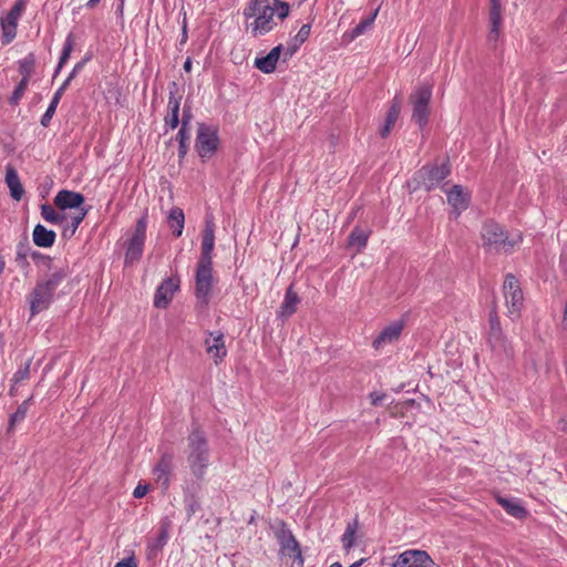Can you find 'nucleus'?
Returning <instances> with one entry per match:
<instances>
[{"mask_svg": "<svg viewBox=\"0 0 567 567\" xmlns=\"http://www.w3.org/2000/svg\"><path fill=\"white\" fill-rule=\"evenodd\" d=\"M370 235L371 229L354 227L349 235L348 245L355 247L357 250L360 251L367 246Z\"/></svg>", "mask_w": 567, "mask_h": 567, "instance_id": "29", "label": "nucleus"}, {"mask_svg": "<svg viewBox=\"0 0 567 567\" xmlns=\"http://www.w3.org/2000/svg\"><path fill=\"white\" fill-rule=\"evenodd\" d=\"M84 203V196L68 189L60 190L54 197V205L61 209H83L81 206Z\"/></svg>", "mask_w": 567, "mask_h": 567, "instance_id": "17", "label": "nucleus"}, {"mask_svg": "<svg viewBox=\"0 0 567 567\" xmlns=\"http://www.w3.org/2000/svg\"><path fill=\"white\" fill-rule=\"evenodd\" d=\"M101 0H89L86 6L89 8H94Z\"/></svg>", "mask_w": 567, "mask_h": 567, "instance_id": "55", "label": "nucleus"}, {"mask_svg": "<svg viewBox=\"0 0 567 567\" xmlns=\"http://www.w3.org/2000/svg\"><path fill=\"white\" fill-rule=\"evenodd\" d=\"M121 93L117 91L116 102L120 103Z\"/></svg>", "mask_w": 567, "mask_h": 567, "instance_id": "60", "label": "nucleus"}, {"mask_svg": "<svg viewBox=\"0 0 567 567\" xmlns=\"http://www.w3.org/2000/svg\"><path fill=\"white\" fill-rule=\"evenodd\" d=\"M147 215L144 214L136 223L132 237L126 241L125 265L137 262L143 255V247L146 239Z\"/></svg>", "mask_w": 567, "mask_h": 567, "instance_id": "8", "label": "nucleus"}, {"mask_svg": "<svg viewBox=\"0 0 567 567\" xmlns=\"http://www.w3.org/2000/svg\"><path fill=\"white\" fill-rule=\"evenodd\" d=\"M30 372V364L27 363L23 368H20L14 374H13V381L16 383L27 379L29 377Z\"/></svg>", "mask_w": 567, "mask_h": 567, "instance_id": "44", "label": "nucleus"}, {"mask_svg": "<svg viewBox=\"0 0 567 567\" xmlns=\"http://www.w3.org/2000/svg\"><path fill=\"white\" fill-rule=\"evenodd\" d=\"M275 535L280 547L279 555L281 557L292 558L293 563L291 567H303L305 559L300 544L297 542L292 532L287 527L285 522H279Z\"/></svg>", "mask_w": 567, "mask_h": 567, "instance_id": "7", "label": "nucleus"}, {"mask_svg": "<svg viewBox=\"0 0 567 567\" xmlns=\"http://www.w3.org/2000/svg\"><path fill=\"white\" fill-rule=\"evenodd\" d=\"M437 567H441V566H437Z\"/></svg>", "mask_w": 567, "mask_h": 567, "instance_id": "61", "label": "nucleus"}, {"mask_svg": "<svg viewBox=\"0 0 567 567\" xmlns=\"http://www.w3.org/2000/svg\"><path fill=\"white\" fill-rule=\"evenodd\" d=\"M172 467L173 456L171 454L162 455L158 463L154 467V473L156 475L157 481L162 482L165 488H167L169 485Z\"/></svg>", "mask_w": 567, "mask_h": 567, "instance_id": "22", "label": "nucleus"}, {"mask_svg": "<svg viewBox=\"0 0 567 567\" xmlns=\"http://www.w3.org/2000/svg\"><path fill=\"white\" fill-rule=\"evenodd\" d=\"M489 342L493 344V347L498 348H505L506 347V337L503 332V329L501 327L499 318L497 315L496 309L494 308L489 312Z\"/></svg>", "mask_w": 567, "mask_h": 567, "instance_id": "18", "label": "nucleus"}, {"mask_svg": "<svg viewBox=\"0 0 567 567\" xmlns=\"http://www.w3.org/2000/svg\"><path fill=\"white\" fill-rule=\"evenodd\" d=\"M215 244V224L207 217L203 233L202 255L196 270L195 296L203 305H207L213 289V249Z\"/></svg>", "mask_w": 567, "mask_h": 567, "instance_id": "1", "label": "nucleus"}, {"mask_svg": "<svg viewBox=\"0 0 567 567\" xmlns=\"http://www.w3.org/2000/svg\"><path fill=\"white\" fill-rule=\"evenodd\" d=\"M192 69V59L190 58H187L186 61L184 62V70L186 72H189Z\"/></svg>", "mask_w": 567, "mask_h": 567, "instance_id": "53", "label": "nucleus"}, {"mask_svg": "<svg viewBox=\"0 0 567 567\" xmlns=\"http://www.w3.org/2000/svg\"><path fill=\"white\" fill-rule=\"evenodd\" d=\"M206 352L216 364L220 363L227 354L224 341V334L220 331L209 332V337L205 340Z\"/></svg>", "mask_w": 567, "mask_h": 567, "instance_id": "16", "label": "nucleus"}, {"mask_svg": "<svg viewBox=\"0 0 567 567\" xmlns=\"http://www.w3.org/2000/svg\"><path fill=\"white\" fill-rule=\"evenodd\" d=\"M421 183L425 190L430 192L450 175L451 169L449 163L442 165H426L420 169Z\"/></svg>", "mask_w": 567, "mask_h": 567, "instance_id": "11", "label": "nucleus"}, {"mask_svg": "<svg viewBox=\"0 0 567 567\" xmlns=\"http://www.w3.org/2000/svg\"><path fill=\"white\" fill-rule=\"evenodd\" d=\"M6 184L10 190V196L14 200H20L24 195V188L21 184L20 177L12 165L6 167Z\"/></svg>", "mask_w": 567, "mask_h": 567, "instance_id": "20", "label": "nucleus"}, {"mask_svg": "<svg viewBox=\"0 0 567 567\" xmlns=\"http://www.w3.org/2000/svg\"><path fill=\"white\" fill-rule=\"evenodd\" d=\"M189 135L186 128V121L184 120L182 122V126L177 133V140L179 143V157H184L187 153V146L186 141L188 140Z\"/></svg>", "mask_w": 567, "mask_h": 567, "instance_id": "40", "label": "nucleus"}, {"mask_svg": "<svg viewBox=\"0 0 567 567\" xmlns=\"http://www.w3.org/2000/svg\"><path fill=\"white\" fill-rule=\"evenodd\" d=\"M188 445L190 449L188 463L192 473L197 478H203L209 465L208 462V444L203 431L195 429L188 436Z\"/></svg>", "mask_w": 567, "mask_h": 567, "instance_id": "5", "label": "nucleus"}, {"mask_svg": "<svg viewBox=\"0 0 567 567\" xmlns=\"http://www.w3.org/2000/svg\"><path fill=\"white\" fill-rule=\"evenodd\" d=\"M384 394L381 392H372L370 393V400L372 405H379L384 399Z\"/></svg>", "mask_w": 567, "mask_h": 567, "instance_id": "48", "label": "nucleus"}, {"mask_svg": "<svg viewBox=\"0 0 567 567\" xmlns=\"http://www.w3.org/2000/svg\"><path fill=\"white\" fill-rule=\"evenodd\" d=\"M3 39H4V41L2 43L9 44L13 38H3Z\"/></svg>", "mask_w": 567, "mask_h": 567, "instance_id": "59", "label": "nucleus"}, {"mask_svg": "<svg viewBox=\"0 0 567 567\" xmlns=\"http://www.w3.org/2000/svg\"><path fill=\"white\" fill-rule=\"evenodd\" d=\"M310 30H311L310 24H308V23L302 24L301 28L299 29L297 35H309Z\"/></svg>", "mask_w": 567, "mask_h": 567, "instance_id": "50", "label": "nucleus"}, {"mask_svg": "<svg viewBox=\"0 0 567 567\" xmlns=\"http://www.w3.org/2000/svg\"><path fill=\"white\" fill-rule=\"evenodd\" d=\"M179 101L181 97L175 96L174 92H169L168 109L169 114L165 117V125L171 130L177 127L179 123Z\"/></svg>", "mask_w": 567, "mask_h": 567, "instance_id": "28", "label": "nucleus"}, {"mask_svg": "<svg viewBox=\"0 0 567 567\" xmlns=\"http://www.w3.org/2000/svg\"><path fill=\"white\" fill-rule=\"evenodd\" d=\"M29 84V80L21 79L18 85L16 86L14 91L12 92V95L9 99L10 104L18 105L21 101L22 96L24 95L27 87Z\"/></svg>", "mask_w": 567, "mask_h": 567, "instance_id": "38", "label": "nucleus"}, {"mask_svg": "<svg viewBox=\"0 0 567 567\" xmlns=\"http://www.w3.org/2000/svg\"><path fill=\"white\" fill-rule=\"evenodd\" d=\"M299 301L300 299L298 297V293L293 290V285H290L286 290L285 299L280 306L278 316L280 318H288L291 315H293L297 310V305L299 303Z\"/></svg>", "mask_w": 567, "mask_h": 567, "instance_id": "23", "label": "nucleus"}, {"mask_svg": "<svg viewBox=\"0 0 567 567\" xmlns=\"http://www.w3.org/2000/svg\"><path fill=\"white\" fill-rule=\"evenodd\" d=\"M179 277L166 278L156 289L154 296V307L157 309H166L174 295L179 290Z\"/></svg>", "mask_w": 567, "mask_h": 567, "instance_id": "13", "label": "nucleus"}, {"mask_svg": "<svg viewBox=\"0 0 567 567\" xmlns=\"http://www.w3.org/2000/svg\"><path fill=\"white\" fill-rule=\"evenodd\" d=\"M481 237L483 247L487 251L509 254L523 241V234L518 233L509 238L506 230L499 224L488 220L482 227Z\"/></svg>", "mask_w": 567, "mask_h": 567, "instance_id": "4", "label": "nucleus"}, {"mask_svg": "<svg viewBox=\"0 0 567 567\" xmlns=\"http://www.w3.org/2000/svg\"><path fill=\"white\" fill-rule=\"evenodd\" d=\"M359 529V520L358 518L353 519V522L349 523L342 537L341 542L346 551H349L355 545V537Z\"/></svg>", "mask_w": 567, "mask_h": 567, "instance_id": "32", "label": "nucleus"}, {"mask_svg": "<svg viewBox=\"0 0 567 567\" xmlns=\"http://www.w3.org/2000/svg\"><path fill=\"white\" fill-rule=\"evenodd\" d=\"M60 100H61L60 97H58V96H54V95H53V97H52V100H51L50 104H53L54 106H56V107H58V105H59V103H60Z\"/></svg>", "mask_w": 567, "mask_h": 567, "instance_id": "56", "label": "nucleus"}, {"mask_svg": "<svg viewBox=\"0 0 567 567\" xmlns=\"http://www.w3.org/2000/svg\"><path fill=\"white\" fill-rule=\"evenodd\" d=\"M85 215H86L85 209H79V210H75L74 213H72L70 216H68V221H64V224H62L64 227L62 235L64 237L73 236L74 233L76 231L78 227L84 219Z\"/></svg>", "mask_w": 567, "mask_h": 567, "instance_id": "30", "label": "nucleus"}, {"mask_svg": "<svg viewBox=\"0 0 567 567\" xmlns=\"http://www.w3.org/2000/svg\"><path fill=\"white\" fill-rule=\"evenodd\" d=\"M33 243L38 247L49 248L54 245L55 241V233L53 230L47 229L43 225L38 224L33 229Z\"/></svg>", "mask_w": 567, "mask_h": 567, "instance_id": "24", "label": "nucleus"}, {"mask_svg": "<svg viewBox=\"0 0 567 567\" xmlns=\"http://www.w3.org/2000/svg\"><path fill=\"white\" fill-rule=\"evenodd\" d=\"M502 24V6L501 0H491L489 6V31L497 34Z\"/></svg>", "mask_w": 567, "mask_h": 567, "instance_id": "31", "label": "nucleus"}, {"mask_svg": "<svg viewBox=\"0 0 567 567\" xmlns=\"http://www.w3.org/2000/svg\"><path fill=\"white\" fill-rule=\"evenodd\" d=\"M83 63L84 62H79V63L75 64V66L73 68L72 72L69 74V76H71V80L82 69Z\"/></svg>", "mask_w": 567, "mask_h": 567, "instance_id": "51", "label": "nucleus"}, {"mask_svg": "<svg viewBox=\"0 0 567 567\" xmlns=\"http://www.w3.org/2000/svg\"><path fill=\"white\" fill-rule=\"evenodd\" d=\"M72 49H73V42L71 41L70 38H68V40H66V42H65V44L63 47L61 56H60V61H59V64H58V68H56V72L60 71V69L62 68L63 63L69 59Z\"/></svg>", "mask_w": 567, "mask_h": 567, "instance_id": "42", "label": "nucleus"}, {"mask_svg": "<svg viewBox=\"0 0 567 567\" xmlns=\"http://www.w3.org/2000/svg\"><path fill=\"white\" fill-rule=\"evenodd\" d=\"M403 328L404 322L402 320H398L385 326L378 334V337L373 340V349L380 350L383 347V344L393 343L394 341H398L399 338L401 337Z\"/></svg>", "mask_w": 567, "mask_h": 567, "instance_id": "15", "label": "nucleus"}, {"mask_svg": "<svg viewBox=\"0 0 567 567\" xmlns=\"http://www.w3.org/2000/svg\"><path fill=\"white\" fill-rule=\"evenodd\" d=\"M563 324H564V328L567 330V303L564 309Z\"/></svg>", "mask_w": 567, "mask_h": 567, "instance_id": "54", "label": "nucleus"}, {"mask_svg": "<svg viewBox=\"0 0 567 567\" xmlns=\"http://www.w3.org/2000/svg\"><path fill=\"white\" fill-rule=\"evenodd\" d=\"M68 276L69 271L66 268H59L52 271L48 277L39 279L35 282V286L27 296L31 318L50 308L54 301L55 290Z\"/></svg>", "mask_w": 567, "mask_h": 567, "instance_id": "3", "label": "nucleus"}, {"mask_svg": "<svg viewBox=\"0 0 567 567\" xmlns=\"http://www.w3.org/2000/svg\"><path fill=\"white\" fill-rule=\"evenodd\" d=\"M281 47L272 48L266 55L255 59L254 65L260 72L270 74L276 70V65L280 58Z\"/></svg>", "mask_w": 567, "mask_h": 567, "instance_id": "19", "label": "nucleus"}, {"mask_svg": "<svg viewBox=\"0 0 567 567\" xmlns=\"http://www.w3.org/2000/svg\"><path fill=\"white\" fill-rule=\"evenodd\" d=\"M190 118H192V114H190L189 109L188 110H184L182 122L185 120L186 121V126H187L189 121H190Z\"/></svg>", "mask_w": 567, "mask_h": 567, "instance_id": "52", "label": "nucleus"}, {"mask_svg": "<svg viewBox=\"0 0 567 567\" xmlns=\"http://www.w3.org/2000/svg\"><path fill=\"white\" fill-rule=\"evenodd\" d=\"M35 59L33 54H28L25 58L19 61V72L22 79L29 80L34 70Z\"/></svg>", "mask_w": 567, "mask_h": 567, "instance_id": "37", "label": "nucleus"}, {"mask_svg": "<svg viewBox=\"0 0 567 567\" xmlns=\"http://www.w3.org/2000/svg\"><path fill=\"white\" fill-rule=\"evenodd\" d=\"M115 567H137L134 556H128L118 561Z\"/></svg>", "mask_w": 567, "mask_h": 567, "instance_id": "46", "label": "nucleus"}, {"mask_svg": "<svg viewBox=\"0 0 567 567\" xmlns=\"http://www.w3.org/2000/svg\"><path fill=\"white\" fill-rule=\"evenodd\" d=\"M56 111V106L53 104H49L45 113L41 117V125L47 127L50 124V121L52 120L54 113Z\"/></svg>", "mask_w": 567, "mask_h": 567, "instance_id": "43", "label": "nucleus"}, {"mask_svg": "<svg viewBox=\"0 0 567 567\" xmlns=\"http://www.w3.org/2000/svg\"><path fill=\"white\" fill-rule=\"evenodd\" d=\"M31 257L34 259V260H41L43 261V264L50 268V264L52 261V259L49 257V256H44L42 255L41 252L39 251H32L31 252Z\"/></svg>", "mask_w": 567, "mask_h": 567, "instance_id": "47", "label": "nucleus"}, {"mask_svg": "<svg viewBox=\"0 0 567 567\" xmlns=\"http://www.w3.org/2000/svg\"><path fill=\"white\" fill-rule=\"evenodd\" d=\"M219 144L218 130L205 123H199L196 136V151L203 158H210Z\"/></svg>", "mask_w": 567, "mask_h": 567, "instance_id": "9", "label": "nucleus"}, {"mask_svg": "<svg viewBox=\"0 0 567 567\" xmlns=\"http://www.w3.org/2000/svg\"><path fill=\"white\" fill-rule=\"evenodd\" d=\"M379 13V9H375L372 13L363 18L353 29L352 35H361L372 30L374 20Z\"/></svg>", "mask_w": 567, "mask_h": 567, "instance_id": "35", "label": "nucleus"}, {"mask_svg": "<svg viewBox=\"0 0 567 567\" xmlns=\"http://www.w3.org/2000/svg\"><path fill=\"white\" fill-rule=\"evenodd\" d=\"M447 204L457 218L470 206L471 195L462 185H454L446 192Z\"/></svg>", "mask_w": 567, "mask_h": 567, "instance_id": "14", "label": "nucleus"}, {"mask_svg": "<svg viewBox=\"0 0 567 567\" xmlns=\"http://www.w3.org/2000/svg\"><path fill=\"white\" fill-rule=\"evenodd\" d=\"M123 2L124 0H121V2L118 3L117 8H116V12L122 16L123 14Z\"/></svg>", "mask_w": 567, "mask_h": 567, "instance_id": "57", "label": "nucleus"}, {"mask_svg": "<svg viewBox=\"0 0 567 567\" xmlns=\"http://www.w3.org/2000/svg\"><path fill=\"white\" fill-rule=\"evenodd\" d=\"M42 217L51 224H64L68 221V215L65 213H58L51 205L43 204L41 206Z\"/></svg>", "mask_w": 567, "mask_h": 567, "instance_id": "33", "label": "nucleus"}, {"mask_svg": "<svg viewBox=\"0 0 567 567\" xmlns=\"http://www.w3.org/2000/svg\"><path fill=\"white\" fill-rule=\"evenodd\" d=\"M496 44H497V38H494L492 43L489 44V47L493 49H496Z\"/></svg>", "mask_w": 567, "mask_h": 567, "instance_id": "58", "label": "nucleus"}, {"mask_svg": "<svg viewBox=\"0 0 567 567\" xmlns=\"http://www.w3.org/2000/svg\"><path fill=\"white\" fill-rule=\"evenodd\" d=\"M495 499L511 516L518 519H523L527 516L526 508L519 502L505 498L501 495H496Z\"/></svg>", "mask_w": 567, "mask_h": 567, "instance_id": "25", "label": "nucleus"}, {"mask_svg": "<svg viewBox=\"0 0 567 567\" xmlns=\"http://www.w3.org/2000/svg\"><path fill=\"white\" fill-rule=\"evenodd\" d=\"M244 13L254 19L249 23L252 32L267 33L289 14V4L281 0H250Z\"/></svg>", "mask_w": 567, "mask_h": 567, "instance_id": "2", "label": "nucleus"}, {"mask_svg": "<svg viewBox=\"0 0 567 567\" xmlns=\"http://www.w3.org/2000/svg\"><path fill=\"white\" fill-rule=\"evenodd\" d=\"M23 10V2H17L8 12L6 18L1 20L3 35H14L17 32V23Z\"/></svg>", "mask_w": 567, "mask_h": 567, "instance_id": "21", "label": "nucleus"}, {"mask_svg": "<svg viewBox=\"0 0 567 567\" xmlns=\"http://www.w3.org/2000/svg\"><path fill=\"white\" fill-rule=\"evenodd\" d=\"M28 409H29V400H25L18 406L16 412L10 415L8 432H12L16 424L22 422L25 419Z\"/></svg>", "mask_w": 567, "mask_h": 567, "instance_id": "36", "label": "nucleus"}, {"mask_svg": "<svg viewBox=\"0 0 567 567\" xmlns=\"http://www.w3.org/2000/svg\"><path fill=\"white\" fill-rule=\"evenodd\" d=\"M29 250H30V247L28 244L20 243L17 246L16 262L19 267L25 268L27 266H29V262L27 259Z\"/></svg>", "mask_w": 567, "mask_h": 567, "instance_id": "39", "label": "nucleus"}, {"mask_svg": "<svg viewBox=\"0 0 567 567\" xmlns=\"http://www.w3.org/2000/svg\"><path fill=\"white\" fill-rule=\"evenodd\" d=\"M431 97L432 87L430 85L417 87L415 93L411 96L413 104L412 117L419 124L420 128H424L427 124Z\"/></svg>", "mask_w": 567, "mask_h": 567, "instance_id": "10", "label": "nucleus"}, {"mask_svg": "<svg viewBox=\"0 0 567 567\" xmlns=\"http://www.w3.org/2000/svg\"><path fill=\"white\" fill-rule=\"evenodd\" d=\"M70 81H71V76H68L65 79V81L63 82V84L56 90V92L54 93V96H58L61 99L62 94L65 91L66 86L69 85Z\"/></svg>", "mask_w": 567, "mask_h": 567, "instance_id": "49", "label": "nucleus"}, {"mask_svg": "<svg viewBox=\"0 0 567 567\" xmlns=\"http://www.w3.org/2000/svg\"><path fill=\"white\" fill-rule=\"evenodd\" d=\"M168 539V529L166 526H163L152 545V549L159 550L164 547Z\"/></svg>", "mask_w": 567, "mask_h": 567, "instance_id": "41", "label": "nucleus"}, {"mask_svg": "<svg viewBox=\"0 0 567 567\" xmlns=\"http://www.w3.org/2000/svg\"><path fill=\"white\" fill-rule=\"evenodd\" d=\"M401 106V101L398 97H394L386 113L384 126L380 132L381 137L384 138L390 134L392 127L399 118Z\"/></svg>", "mask_w": 567, "mask_h": 567, "instance_id": "26", "label": "nucleus"}, {"mask_svg": "<svg viewBox=\"0 0 567 567\" xmlns=\"http://www.w3.org/2000/svg\"><path fill=\"white\" fill-rule=\"evenodd\" d=\"M305 38H293L291 41L286 44H278L277 47H281L280 58L282 62H287L292 55L299 50L301 44L303 43Z\"/></svg>", "mask_w": 567, "mask_h": 567, "instance_id": "34", "label": "nucleus"}, {"mask_svg": "<svg viewBox=\"0 0 567 567\" xmlns=\"http://www.w3.org/2000/svg\"><path fill=\"white\" fill-rule=\"evenodd\" d=\"M503 295L507 309V317L517 320L524 307V293L518 279L513 274H507L503 282Z\"/></svg>", "mask_w": 567, "mask_h": 567, "instance_id": "6", "label": "nucleus"}, {"mask_svg": "<svg viewBox=\"0 0 567 567\" xmlns=\"http://www.w3.org/2000/svg\"><path fill=\"white\" fill-rule=\"evenodd\" d=\"M434 560L426 550L408 549L393 561L392 567H432Z\"/></svg>", "mask_w": 567, "mask_h": 567, "instance_id": "12", "label": "nucleus"}, {"mask_svg": "<svg viewBox=\"0 0 567 567\" xmlns=\"http://www.w3.org/2000/svg\"><path fill=\"white\" fill-rule=\"evenodd\" d=\"M150 492V485L148 484H138L134 491L133 496L135 498H142Z\"/></svg>", "mask_w": 567, "mask_h": 567, "instance_id": "45", "label": "nucleus"}, {"mask_svg": "<svg viewBox=\"0 0 567 567\" xmlns=\"http://www.w3.org/2000/svg\"><path fill=\"white\" fill-rule=\"evenodd\" d=\"M167 224L175 237H181L185 224V215L182 208L173 207L167 215Z\"/></svg>", "mask_w": 567, "mask_h": 567, "instance_id": "27", "label": "nucleus"}]
</instances>
